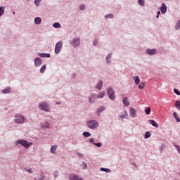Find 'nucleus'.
<instances>
[{
    "mask_svg": "<svg viewBox=\"0 0 180 180\" xmlns=\"http://www.w3.org/2000/svg\"><path fill=\"white\" fill-rule=\"evenodd\" d=\"M51 57L50 53H45V58H49Z\"/></svg>",
    "mask_w": 180,
    "mask_h": 180,
    "instance_id": "obj_46",
    "label": "nucleus"
},
{
    "mask_svg": "<svg viewBox=\"0 0 180 180\" xmlns=\"http://www.w3.org/2000/svg\"><path fill=\"white\" fill-rule=\"evenodd\" d=\"M17 143L22 146V147H25V149H28L30 147H31L33 145L32 142L28 143L27 140L20 139L17 141Z\"/></svg>",
    "mask_w": 180,
    "mask_h": 180,
    "instance_id": "obj_1",
    "label": "nucleus"
},
{
    "mask_svg": "<svg viewBox=\"0 0 180 180\" xmlns=\"http://www.w3.org/2000/svg\"><path fill=\"white\" fill-rule=\"evenodd\" d=\"M139 5H141V6H144L145 1L144 0H138Z\"/></svg>",
    "mask_w": 180,
    "mask_h": 180,
    "instance_id": "obj_34",
    "label": "nucleus"
},
{
    "mask_svg": "<svg viewBox=\"0 0 180 180\" xmlns=\"http://www.w3.org/2000/svg\"><path fill=\"white\" fill-rule=\"evenodd\" d=\"M105 95V91H101L98 93V96H97V98H103Z\"/></svg>",
    "mask_w": 180,
    "mask_h": 180,
    "instance_id": "obj_20",
    "label": "nucleus"
},
{
    "mask_svg": "<svg viewBox=\"0 0 180 180\" xmlns=\"http://www.w3.org/2000/svg\"><path fill=\"white\" fill-rule=\"evenodd\" d=\"M175 29L179 30L180 29V20L176 24Z\"/></svg>",
    "mask_w": 180,
    "mask_h": 180,
    "instance_id": "obj_36",
    "label": "nucleus"
},
{
    "mask_svg": "<svg viewBox=\"0 0 180 180\" xmlns=\"http://www.w3.org/2000/svg\"><path fill=\"white\" fill-rule=\"evenodd\" d=\"M79 44H80V41H79V38L73 39V41L71 42V45H72L73 47H77V46H78Z\"/></svg>",
    "mask_w": 180,
    "mask_h": 180,
    "instance_id": "obj_8",
    "label": "nucleus"
},
{
    "mask_svg": "<svg viewBox=\"0 0 180 180\" xmlns=\"http://www.w3.org/2000/svg\"><path fill=\"white\" fill-rule=\"evenodd\" d=\"M98 44V40H94V45L96 46Z\"/></svg>",
    "mask_w": 180,
    "mask_h": 180,
    "instance_id": "obj_47",
    "label": "nucleus"
},
{
    "mask_svg": "<svg viewBox=\"0 0 180 180\" xmlns=\"http://www.w3.org/2000/svg\"><path fill=\"white\" fill-rule=\"evenodd\" d=\"M108 95L110 100L113 101L115 99V91L112 88L108 89Z\"/></svg>",
    "mask_w": 180,
    "mask_h": 180,
    "instance_id": "obj_5",
    "label": "nucleus"
},
{
    "mask_svg": "<svg viewBox=\"0 0 180 180\" xmlns=\"http://www.w3.org/2000/svg\"><path fill=\"white\" fill-rule=\"evenodd\" d=\"M111 58H112L111 53L108 54L106 56V62H107V63H109V60H110Z\"/></svg>",
    "mask_w": 180,
    "mask_h": 180,
    "instance_id": "obj_38",
    "label": "nucleus"
},
{
    "mask_svg": "<svg viewBox=\"0 0 180 180\" xmlns=\"http://www.w3.org/2000/svg\"><path fill=\"white\" fill-rule=\"evenodd\" d=\"M159 15H160V11H158V12L157 13V15H156V18H159Z\"/></svg>",
    "mask_w": 180,
    "mask_h": 180,
    "instance_id": "obj_48",
    "label": "nucleus"
},
{
    "mask_svg": "<svg viewBox=\"0 0 180 180\" xmlns=\"http://www.w3.org/2000/svg\"><path fill=\"white\" fill-rule=\"evenodd\" d=\"M56 104H60V103H56Z\"/></svg>",
    "mask_w": 180,
    "mask_h": 180,
    "instance_id": "obj_52",
    "label": "nucleus"
},
{
    "mask_svg": "<svg viewBox=\"0 0 180 180\" xmlns=\"http://www.w3.org/2000/svg\"><path fill=\"white\" fill-rule=\"evenodd\" d=\"M94 139H89V142H90V143H94Z\"/></svg>",
    "mask_w": 180,
    "mask_h": 180,
    "instance_id": "obj_49",
    "label": "nucleus"
},
{
    "mask_svg": "<svg viewBox=\"0 0 180 180\" xmlns=\"http://www.w3.org/2000/svg\"><path fill=\"white\" fill-rule=\"evenodd\" d=\"M151 136V133L150 131H147L145 134V139H149Z\"/></svg>",
    "mask_w": 180,
    "mask_h": 180,
    "instance_id": "obj_33",
    "label": "nucleus"
},
{
    "mask_svg": "<svg viewBox=\"0 0 180 180\" xmlns=\"http://www.w3.org/2000/svg\"><path fill=\"white\" fill-rule=\"evenodd\" d=\"M11 92V88H6V89L3 90V94H8Z\"/></svg>",
    "mask_w": 180,
    "mask_h": 180,
    "instance_id": "obj_27",
    "label": "nucleus"
},
{
    "mask_svg": "<svg viewBox=\"0 0 180 180\" xmlns=\"http://www.w3.org/2000/svg\"><path fill=\"white\" fill-rule=\"evenodd\" d=\"M62 48H63V42L58 41V43H56V45H55V54L56 55L59 54L61 51Z\"/></svg>",
    "mask_w": 180,
    "mask_h": 180,
    "instance_id": "obj_4",
    "label": "nucleus"
},
{
    "mask_svg": "<svg viewBox=\"0 0 180 180\" xmlns=\"http://www.w3.org/2000/svg\"><path fill=\"white\" fill-rule=\"evenodd\" d=\"M17 124H23L25 122V117L22 115H15V120H14Z\"/></svg>",
    "mask_w": 180,
    "mask_h": 180,
    "instance_id": "obj_3",
    "label": "nucleus"
},
{
    "mask_svg": "<svg viewBox=\"0 0 180 180\" xmlns=\"http://www.w3.org/2000/svg\"><path fill=\"white\" fill-rule=\"evenodd\" d=\"M5 13L4 7H0V17H1Z\"/></svg>",
    "mask_w": 180,
    "mask_h": 180,
    "instance_id": "obj_35",
    "label": "nucleus"
},
{
    "mask_svg": "<svg viewBox=\"0 0 180 180\" xmlns=\"http://www.w3.org/2000/svg\"><path fill=\"white\" fill-rule=\"evenodd\" d=\"M146 53L149 56H154L157 54V50L156 49H147Z\"/></svg>",
    "mask_w": 180,
    "mask_h": 180,
    "instance_id": "obj_9",
    "label": "nucleus"
},
{
    "mask_svg": "<svg viewBox=\"0 0 180 180\" xmlns=\"http://www.w3.org/2000/svg\"><path fill=\"white\" fill-rule=\"evenodd\" d=\"M56 150H57V146H52V148H51V153L55 154Z\"/></svg>",
    "mask_w": 180,
    "mask_h": 180,
    "instance_id": "obj_24",
    "label": "nucleus"
},
{
    "mask_svg": "<svg viewBox=\"0 0 180 180\" xmlns=\"http://www.w3.org/2000/svg\"><path fill=\"white\" fill-rule=\"evenodd\" d=\"M46 65H42V68H41L40 72L41 73H44V72L46 71Z\"/></svg>",
    "mask_w": 180,
    "mask_h": 180,
    "instance_id": "obj_31",
    "label": "nucleus"
},
{
    "mask_svg": "<svg viewBox=\"0 0 180 180\" xmlns=\"http://www.w3.org/2000/svg\"><path fill=\"white\" fill-rule=\"evenodd\" d=\"M40 2H41V0H35V1H34V4H35V5H37V6H39Z\"/></svg>",
    "mask_w": 180,
    "mask_h": 180,
    "instance_id": "obj_37",
    "label": "nucleus"
},
{
    "mask_svg": "<svg viewBox=\"0 0 180 180\" xmlns=\"http://www.w3.org/2000/svg\"><path fill=\"white\" fill-rule=\"evenodd\" d=\"M129 115L131 118H135L136 117V110L134 108L131 107L129 108Z\"/></svg>",
    "mask_w": 180,
    "mask_h": 180,
    "instance_id": "obj_7",
    "label": "nucleus"
},
{
    "mask_svg": "<svg viewBox=\"0 0 180 180\" xmlns=\"http://www.w3.org/2000/svg\"><path fill=\"white\" fill-rule=\"evenodd\" d=\"M179 176H180V174H179Z\"/></svg>",
    "mask_w": 180,
    "mask_h": 180,
    "instance_id": "obj_53",
    "label": "nucleus"
},
{
    "mask_svg": "<svg viewBox=\"0 0 180 180\" xmlns=\"http://www.w3.org/2000/svg\"><path fill=\"white\" fill-rule=\"evenodd\" d=\"M148 123L150 124L153 127L158 128V124L154 120H149Z\"/></svg>",
    "mask_w": 180,
    "mask_h": 180,
    "instance_id": "obj_12",
    "label": "nucleus"
},
{
    "mask_svg": "<svg viewBox=\"0 0 180 180\" xmlns=\"http://www.w3.org/2000/svg\"><path fill=\"white\" fill-rule=\"evenodd\" d=\"M151 112V108L150 107H147L145 110V112L146 115H150Z\"/></svg>",
    "mask_w": 180,
    "mask_h": 180,
    "instance_id": "obj_28",
    "label": "nucleus"
},
{
    "mask_svg": "<svg viewBox=\"0 0 180 180\" xmlns=\"http://www.w3.org/2000/svg\"><path fill=\"white\" fill-rule=\"evenodd\" d=\"M167 6L165 5V4H162L161 7H160V11L162 14H165L167 13Z\"/></svg>",
    "mask_w": 180,
    "mask_h": 180,
    "instance_id": "obj_10",
    "label": "nucleus"
},
{
    "mask_svg": "<svg viewBox=\"0 0 180 180\" xmlns=\"http://www.w3.org/2000/svg\"><path fill=\"white\" fill-rule=\"evenodd\" d=\"M93 144L94 146H96V147H98V148L101 147V143H93Z\"/></svg>",
    "mask_w": 180,
    "mask_h": 180,
    "instance_id": "obj_41",
    "label": "nucleus"
},
{
    "mask_svg": "<svg viewBox=\"0 0 180 180\" xmlns=\"http://www.w3.org/2000/svg\"><path fill=\"white\" fill-rule=\"evenodd\" d=\"M53 27L56 29L61 28V25L59 22H55L53 23Z\"/></svg>",
    "mask_w": 180,
    "mask_h": 180,
    "instance_id": "obj_25",
    "label": "nucleus"
},
{
    "mask_svg": "<svg viewBox=\"0 0 180 180\" xmlns=\"http://www.w3.org/2000/svg\"><path fill=\"white\" fill-rule=\"evenodd\" d=\"M70 180H83L77 175H72L70 176Z\"/></svg>",
    "mask_w": 180,
    "mask_h": 180,
    "instance_id": "obj_16",
    "label": "nucleus"
},
{
    "mask_svg": "<svg viewBox=\"0 0 180 180\" xmlns=\"http://www.w3.org/2000/svg\"><path fill=\"white\" fill-rule=\"evenodd\" d=\"M173 116L177 122H180V117H179V115L177 112H174L173 113Z\"/></svg>",
    "mask_w": 180,
    "mask_h": 180,
    "instance_id": "obj_17",
    "label": "nucleus"
},
{
    "mask_svg": "<svg viewBox=\"0 0 180 180\" xmlns=\"http://www.w3.org/2000/svg\"><path fill=\"white\" fill-rule=\"evenodd\" d=\"M27 172H30V173H32V169H30L27 170Z\"/></svg>",
    "mask_w": 180,
    "mask_h": 180,
    "instance_id": "obj_51",
    "label": "nucleus"
},
{
    "mask_svg": "<svg viewBox=\"0 0 180 180\" xmlns=\"http://www.w3.org/2000/svg\"><path fill=\"white\" fill-rule=\"evenodd\" d=\"M128 117V112L124 111L122 115H120L121 120L126 119Z\"/></svg>",
    "mask_w": 180,
    "mask_h": 180,
    "instance_id": "obj_15",
    "label": "nucleus"
},
{
    "mask_svg": "<svg viewBox=\"0 0 180 180\" xmlns=\"http://www.w3.org/2000/svg\"><path fill=\"white\" fill-rule=\"evenodd\" d=\"M175 107L178 110H180V101H176V102H175Z\"/></svg>",
    "mask_w": 180,
    "mask_h": 180,
    "instance_id": "obj_29",
    "label": "nucleus"
},
{
    "mask_svg": "<svg viewBox=\"0 0 180 180\" xmlns=\"http://www.w3.org/2000/svg\"><path fill=\"white\" fill-rule=\"evenodd\" d=\"M102 87H103V82H102V81L99 82L96 85V89H98V90H101V89H102Z\"/></svg>",
    "mask_w": 180,
    "mask_h": 180,
    "instance_id": "obj_19",
    "label": "nucleus"
},
{
    "mask_svg": "<svg viewBox=\"0 0 180 180\" xmlns=\"http://www.w3.org/2000/svg\"><path fill=\"white\" fill-rule=\"evenodd\" d=\"M39 57L46 58V53H39Z\"/></svg>",
    "mask_w": 180,
    "mask_h": 180,
    "instance_id": "obj_44",
    "label": "nucleus"
},
{
    "mask_svg": "<svg viewBox=\"0 0 180 180\" xmlns=\"http://www.w3.org/2000/svg\"><path fill=\"white\" fill-rule=\"evenodd\" d=\"M82 166L84 169H86L87 167V165L86 162H82Z\"/></svg>",
    "mask_w": 180,
    "mask_h": 180,
    "instance_id": "obj_45",
    "label": "nucleus"
},
{
    "mask_svg": "<svg viewBox=\"0 0 180 180\" xmlns=\"http://www.w3.org/2000/svg\"><path fill=\"white\" fill-rule=\"evenodd\" d=\"M82 135L85 137V138H88L90 137L91 136V134L89 131H84L82 133Z\"/></svg>",
    "mask_w": 180,
    "mask_h": 180,
    "instance_id": "obj_22",
    "label": "nucleus"
},
{
    "mask_svg": "<svg viewBox=\"0 0 180 180\" xmlns=\"http://www.w3.org/2000/svg\"><path fill=\"white\" fill-rule=\"evenodd\" d=\"M122 103L125 107H128L130 105V102L129 101V98L127 97H124L123 98Z\"/></svg>",
    "mask_w": 180,
    "mask_h": 180,
    "instance_id": "obj_11",
    "label": "nucleus"
},
{
    "mask_svg": "<svg viewBox=\"0 0 180 180\" xmlns=\"http://www.w3.org/2000/svg\"><path fill=\"white\" fill-rule=\"evenodd\" d=\"M98 122L96 120H89L87 122V127L91 129H96L98 127Z\"/></svg>",
    "mask_w": 180,
    "mask_h": 180,
    "instance_id": "obj_2",
    "label": "nucleus"
},
{
    "mask_svg": "<svg viewBox=\"0 0 180 180\" xmlns=\"http://www.w3.org/2000/svg\"><path fill=\"white\" fill-rule=\"evenodd\" d=\"M175 148L179 153H180V146L178 145H175Z\"/></svg>",
    "mask_w": 180,
    "mask_h": 180,
    "instance_id": "obj_42",
    "label": "nucleus"
},
{
    "mask_svg": "<svg viewBox=\"0 0 180 180\" xmlns=\"http://www.w3.org/2000/svg\"><path fill=\"white\" fill-rule=\"evenodd\" d=\"M79 9H80L81 11H84V10L85 9V6H84V5H81V6H79Z\"/></svg>",
    "mask_w": 180,
    "mask_h": 180,
    "instance_id": "obj_43",
    "label": "nucleus"
},
{
    "mask_svg": "<svg viewBox=\"0 0 180 180\" xmlns=\"http://www.w3.org/2000/svg\"><path fill=\"white\" fill-rule=\"evenodd\" d=\"M134 80V83L136 85H139V84L140 83V78L139 76L136 77H133Z\"/></svg>",
    "mask_w": 180,
    "mask_h": 180,
    "instance_id": "obj_18",
    "label": "nucleus"
},
{
    "mask_svg": "<svg viewBox=\"0 0 180 180\" xmlns=\"http://www.w3.org/2000/svg\"><path fill=\"white\" fill-rule=\"evenodd\" d=\"M49 123H48V122H46V123H45V126H42V129H45L49 128Z\"/></svg>",
    "mask_w": 180,
    "mask_h": 180,
    "instance_id": "obj_40",
    "label": "nucleus"
},
{
    "mask_svg": "<svg viewBox=\"0 0 180 180\" xmlns=\"http://www.w3.org/2000/svg\"><path fill=\"white\" fill-rule=\"evenodd\" d=\"M96 98V95L94 94L91 95L89 98V101L90 103H93L95 101V99Z\"/></svg>",
    "mask_w": 180,
    "mask_h": 180,
    "instance_id": "obj_14",
    "label": "nucleus"
},
{
    "mask_svg": "<svg viewBox=\"0 0 180 180\" xmlns=\"http://www.w3.org/2000/svg\"><path fill=\"white\" fill-rule=\"evenodd\" d=\"M34 22H35L36 25H40L41 22V18L39 17H37V18H35Z\"/></svg>",
    "mask_w": 180,
    "mask_h": 180,
    "instance_id": "obj_21",
    "label": "nucleus"
},
{
    "mask_svg": "<svg viewBox=\"0 0 180 180\" xmlns=\"http://www.w3.org/2000/svg\"><path fill=\"white\" fill-rule=\"evenodd\" d=\"M78 155H79V157H80V158H82V157H83V154H82V153H78Z\"/></svg>",
    "mask_w": 180,
    "mask_h": 180,
    "instance_id": "obj_50",
    "label": "nucleus"
},
{
    "mask_svg": "<svg viewBox=\"0 0 180 180\" xmlns=\"http://www.w3.org/2000/svg\"><path fill=\"white\" fill-rule=\"evenodd\" d=\"M100 170H101V172H106V173L110 172V169H108V168L101 167V168H100Z\"/></svg>",
    "mask_w": 180,
    "mask_h": 180,
    "instance_id": "obj_26",
    "label": "nucleus"
},
{
    "mask_svg": "<svg viewBox=\"0 0 180 180\" xmlns=\"http://www.w3.org/2000/svg\"><path fill=\"white\" fill-rule=\"evenodd\" d=\"M174 93L176 94L177 96H180V91L177 89H174Z\"/></svg>",
    "mask_w": 180,
    "mask_h": 180,
    "instance_id": "obj_39",
    "label": "nucleus"
},
{
    "mask_svg": "<svg viewBox=\"0 0 180 180\" xmlns=\"http://www.w3.org/2000/svg\"><path fill=\"white\" fill-rule=\"evenodd\" d=\"M114 18V15L112 14H108L105 15V19H112Z\"/></svg>",
    "mask_w": 180,
    "mask_h": 180,
    "instance_id": "obj_30",
    "label": "nucleus"
},
{
    "mask_svg": "<svg viewBox=\"0 0 180 180\" xmlns=\"http://www.w3.org/2000/svg\"><path fill=\"white\" fill-rule=\"evenodd\" d=\"M42 62L40 58H37L35 59V66L39 67L41 65Z\"/></svg>",
    "mask_w": 180,
    "mask_h": 180,
    "instance_id": "obj_13",
    "label": "nucleus"
},
{
    "mask_svg": "<svg viewBox=\"0 0 180 180\" xmlns=\"http://www.w3.org/2000/svg\"><path fill=\"white\" fill-rule=\"evenodd\" d=\"M105 110V108L103 106L99 107L97 110V113L103 112Z\"/></svg>",
    "mask_w": 180,
    "mask_h": 180,
    "instance_id": "obj_23",
    "label": "nucleus"
},
{
    "mask_svg": "<svg viewBox=\"0 0 180 180\" xmlns=\"http://www.w3.org/2000/svg\"><path fill=\"white\" fill-rule=\"evenodd\" d=\"M39 108H41V110H42L46 111V112L50 111L49 105L45 102H42L39 104Z\"/></svg>",
    "mask_w": 180,
    "mask_h": 180,
    "instance_id": "obj_6",
    "label": "nucleus"
},
{
    "mask_svg": "<svg viewBox=\"0 0 180 180\" xmlns=\"http://www.w3.org/2000/svg\"><path fill=\"white\" fill-rule=\"evenodd\" d=\"M145 86H146L145 83L142 82V83H141V84L138 86V88H139V89H144Z\"/></svg>",
    "mask_w": 180,
    "mask_h": 180,
    "instance_id": "obj_32",
    "label": "nucleus"
}]
</instances>
